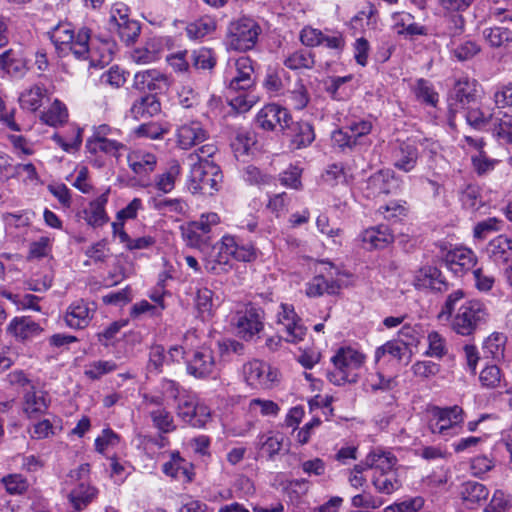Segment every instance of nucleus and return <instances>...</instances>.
Here are the masks:
<instances>
[{"label": "nucleus", "instance_id": "nucleus-42", "mask_svg": "<svg viewBox=\"0 0 512 512\" xmlns=\"http://www.w3.org/2000/svg\"><path fill=\"white\" fill-rule=\"evenodd\" d=\"M180 230L182 237L188 246L197 248L201 251H205L210 247V237L204 236L193 226L191 222L187 225H182Z\"/></svg>", "mask_w": 512, "mask_h": 512}, {"label": "nucleus", "instance_id": "nucleus-51", "mask_svg": "<svg viewBox=\"0 0 512 512\" xmlns=\"http://www.w3.org/2000/svg\"><path fill=\"white\" fill-rule=\"evenodd\" d=\"M286 78L287 72L283 68H269L263 85L268 92L279 94L284 88Z\"/></svg>", "mask_w": 512, "mask_h": 512}, {"label": "nucleus", "instance_id": "nucleus-29", "mask_svg": "<svg viewBox=\"0 0 512 512\" xmlns=\"http://www.w3.org/2000/svg\"><path fill=\"white\" fill-rule=\"evenodd\" d=\"M289 136L291 143L296 149H301L309 146L315 139L313 127L308 122H289Z\"/></svg>", "mask_w": 512, "mask_h": 512}, {"label": "nucleus", "instance_id": "nucleus-57", "mask_svg": "<svg viewBox=\"0 0 512 512\" xmlns=\"http://www.w3.org/2000/svg\"><path fill=\"white\" fill-rule=\"evenodd\" d=\"M283 436L281 434H262L258 437V445L264 450L269 458L279 453L282 447Z\"/></svg>", "mask_w": 512, "mask_h": 512}, {"label": "nucleus", "instance_id": "nucleus-55", "mask_svg": "<svg viewBox=\"0 0 512 512\" xmlns=\"http://www.w3.org/2000/svg\"><path fill=\"white\" fill-rule=\"evenodd\" d=\"M68 118L66 107L58 100H55L51 107L42 114L41 119L50 126H58L63 124Z\"/></svg>", "mask_w": 512, "mask_h": 512}, {"label": "nucleus", "instance_id": "nucleus-44", "mask_svg": "<svg viewBox=\"0 0 512 512\" xmlns=\"http://www.w3.org/2000/svg\"><path fill=\"white\" fill-rule=\"evenodd\" d=\"M155 428L162 433H170L176 429L172 414L164 407H158L149 412Z\"/></svg>", "mask_w": 512, "mask_h": 512}, {"label": "nucleus", "instance_id": "nucleus-48", "mask_svg": "<svg viewBox=\"0 0 512 512\" xmlns=\"http://www.w3.org/2000/svg\"><path fill=\"white\" fill-rule=\"evenodd\" d=\"M111 31H115L120 39L126 44H133L140 35L141 27L140 23L134 19H131L127 22H122L117 26L110 29Z\"/></svg>", "mask_w": 512, "mask_h": 512}, {"label": "nucleus", "instance_id": "nucleus-20", "mask_svg": "<svg viewBox=\"0 0 512 512\" xmlns=\"http://www.w3.org/2000/svg\"><path fill=\"white\" fill-rule=\"evenodd\" d=\"M464 112L467 124L480 131H490V126L496 116L494 108L485 106L479 101L478 104L470 106Z\"/></svg>", "mask_w": 512, "mask_h": 512}, {"label": "nucleus", "instance_id": "nucleus-18", "mask_svg": "<svg viewBox=\"0 0 512 512\" xmlns=\"http://www.w3.org/2000/svg\"><path fill=\"white\" fill-rule=\"evenodd\" d=\"M215 369V360L212 351L203 347L194 352L187 362V372L195 378H206Z\"/></svg>", "mask_w": 512, "mask_h": 512}, {"label": "nucleus", "instance_id": "nucleus-39", "mask_svg": "<svg viewBox=\"0 0 512 512\" xmlns=\"http://www.w3.org/2000/svg\"><path fill=\"white\" fill-rule=\"evenodd\" d=\"M0 484L11 496H22L30 488L28 479L20 473H10L0 478Z\"/></svg>", "mask_w": 512, "mask_h": 512}, {"label": "nucleus", "instance_id": "nucleus-15", "mask_svg": "<svg viewBox=\"0 0 512 512\" xmlns=\"http://www.w3.org/2000/svg\"><path fill=\"white\" fill-rule=\"evenodd\" d=\"M94 303H89L83 299L72 302L64 315L66 325L72 329H84L91 322L95 307Z\"/></svg>", "mask_w": 512, "mask_h": 512}, {"label": "nucleus", "instance_id": "nucleus-2", "mask_svg": "<svg viewBox=\"0 0 512 512\" xmlns=\"http://www.w3.org/2000/svg\"><path fill=\"white\" fill-rule=\"evenodd\" d=\"M47 34L59 57L72 55L76 60L90 61L91 65L97 61L96 48L93 42L90 43V29L87 27L75 31L72 23L59 22Z\"/></svg>", "mask_w": 512, "mask_h": 512}, {"label": "nucleus", "instance_id": "nucleus-61", "mask_svg": "<svg viewBox=\"0 0 512 512\" xmlns=\"http://www.w3.org/2000/svg\"><path fill=\"white\" fill-rule=\"evenodd\" d=\"M242 177L245 182L258 189H261L272 182V178L270 176L263 174L254 166H247L243 170Z\"/></svg>", "mask_w": 512, "mask_h": 512}, {"label": "nucleus", "instance_id": "nucleus-25", "mask_svg": "<svg viewBox=\"0 0 512 512\" xmlns=\"http://www.w3.org/2000/svg\"><path fill=\"white\" fill-rule=\"evenodd\" d=\"M394 29L396 33L405 38L427 35V28L414 21V16L407 12H399L393 15Z\"/></svg>", "mask_w": 512, "mask_h": 512}, {"label": "nucleus", "instance_id": "nucleus-19", "mask_svg": "<svg viewBox=\"0 0 512 512\" xmlns=\"http://www.w3.org/2000/svg\"><path fill=\"white\" fill-rule=\"evenodd\" d=\"M417 289H427L443 292L448 289V283L442 276L441 271L434 266H425L419 269L413 280Z\"/></svg>", "mask_w": 512, "mask_h": 512}, {"label": "nucleus", "instance_id": "nucleus-22", "mask_svg": "<svg viewBox=\"0 0 512 512\" xmlns=\"http://www.w3.org/2000/svg\"><path fill=\"white\" fill-rule=\"evenodd\" d=\"M127 163L129 168L139 177L152 173L157 165V157L155 154L136 149L128 153Z\"/></svg>", "mask_w": 512, "mask_h": 512}, {"label": "nucleus", "instance_id": "nucleus-3", "mask_svg": "<svg viewBox=\"0 0 512 512\" xmlns=\"http://www.w3.org/2000/svg\"><path fill=\"white\" fill-rule=\"evenodd\" d=\"M262 28L252 17L242 16L231 21L227 27L226 45L229 49L245 52L256 45Z\"/></svg>", "mask_w": 512, "mask_h": 512}, {"label": "nucleus", "instance_id": "nucleus-32", "mask_svg": "<svg viewBox=\"0 0 512 512\" xmlns=\"http://www.w3.org/2000/svg\"><path fill=\"white\" fill-rule=\"evenodd\" d=\"M372 483L379 493L386 495L392 494L402 486L397 470L375 472Z\"/></svg>", "mask_w": 512, "mask_h": 512}, {"label": "nucleus", "instance_id": "nucleus-36", "mask_svg": "<svg viewBox=\"0 0 512 512\" xmlns=\"http://www.w3.org/2000/svg\"><path fill=\"white\" fill-rule=\"evenodd\" d=\"M490 132L498 140L512 144V114L498 111L490 126Z\"/></svg>", "mask_w": 512, "mask_h": 512}, {"label": "nucleus", "instance_id": "nucleus-4", "mask_svg": "<svg viewBox=\"0 0 512 512\" xmlns=\"http://www.w3.org/2000/svg\"><path fill=\"white\" fill-rule=\"evenodd\" d=\"M332 362L334 370L327 377L331 383L340 386L358 380V370L364 363V356L352 348H341L332 357Z\"/></svg>", "mask_w": 512, "mask_h": 512}, {"label": "nucleus", "instance_id": "nucleus-10", "mask_svg": "<svg viewBox=\"0 0 512 512\" xmlns=\"http://www.w3.org/2000/svg\"><path fill=\"white\" fill-rule=\"evenodd\" d=\"M243 375L246 383L257 389L271 388L277 379V372L275 370L266 363L256 359L244 364Z\"/></svg>", "mask_w": 512, "mask_h": 512}, {"label": "nucleus", "instance_id": "nucleus-59", "mask_svg": "<svg viewBox=\"0 0 512 512\" xmlns=\"http://www.w3.org/2000/svg\"><path fill=\"white\" fill-rule=\"evenodd\" d=\"M414 93L418 100L435 106L438 102V94L434 91L432 85L424 79H419L414 87Z\"/></svg>", "mask_w": 512, "mask_h": 512}, {"label": "nucleus", "instance_id": "nucleus-33", "mask_svg": "<svg viewBox=\"0 0 512 512\" xmlns=\"http://www.w3.org/2000/svg\"><path fill=\"white\" fill-rule=\"evenodd\" d=\"M181 166L177 160L168 162L165 170L155 177V187L160 192H171L180 179Z\"/></svg>", "mask_w": 512, "mask_h": 512}, {"label": "nucleus", "instance_id": "nucleus-27", "mask_svg": "<svg viewBox=\"0 0 512 512\" xmlns=\"http://www.w3.org/2000/svg\"><path fill=\"white\" fill-rule=\"evenodd\" d=\"M34 389V387H31ZM48 394L41 390H32L24 395V412L31 419H37L45 414L49 407Z\"/></svg>", "mask_w": 512, "mask_h": 512}, {"label": "nucleus", "instance_id": "nucleus-1", "mask_svg": "<svg viewBox=\"0 0 512 512\" xmlns=\"http://www.w3.org/2000/svg\"><path fill=\"white\" fill-rule=\"evenodd\" d=\"M464 292L457 289L450 293L442 306L439 318H450L451 329L461 336H472L482 329L490 319V313L486 304L477 299H464Z\"/></svg>", "mask_w": 512, "mask_h": 512}, {"label": "nucleus", "instance_id": "nucleus-8", "mask_svg": "<svg viewBox=\"0 0 512 512\" xmlns=\"http://www.w3.org/2000/svg\"><path fill=\"white\" fill-rule=\"evenodd\" d=\"M224 78L230 90L247 91L255 84L253 61L247 56L230 60Z\"/></svg>", "mask_w": 512, "mask_h": 512}, {"label": "nucleus", "instance_id": "nucleus-38", "mask_svg": "<svg viewBox=\"0 0 512 512\" xmlns=\"http://www.w3.org/2000/svg\"><path fill=\"white\" fill-rule=\"evenodd\" d=\"M222 249H225V253L230 254V257L238 261L250 262L256 257L252 246H239L235 238L228 235L222 237Z\"/></svg>", "mask_w": 512, "mask_h": 512}, {"label": "nucleus", "instance_id": "nucleus-9", "mask_svg": "<svg viewBox=\"0 0 512 512\" xmlns=\"http://www.w3.org/2000/svg\"><path fill=\"white\" fill-rule=\"evenodd\" d=\"M277 323L282 326L281 332L284 334L286 342L297 343L303 340L306 328L292 305L286 303L280 305L277 312Z\"/></svg>", "mask_w": 512, "mask_h": 512}, {"label": "nucleus", "instance_id": "nucleus-24", "mask_svg": "<svg viewBox=\"0 0 512 512\" xmlns=\"http://www.w3.org/2000/svg\"><path fill=\"white\" fill-rule=\"evenodd\" d=\"M161 103L155 94L148 93L135 99L129 113L136 120L149 118L159 114Z\"/></svg>", "mask_w": 512, "mask_h": 512}, {"label": "nucleus", "instance_id": "nucleus-37", "mask_svg": "<svg viewBox=\"0 0 512 512\" xmlns=\"http://www.w3.org/2000/svg\"><path fill=\"white\" fill-rule=\"evenodd\" d=\"M218 249L217 253H211L205 258V269L213 274H222L229 271L232 268L230 263V254L225 253V249H222V241L218 246H214L213 250Z\"/></svg>", "mask_w": 512, "mask_h": 512}, {"label": "nucleus", "instance_id": "nucleus-49", "mask_svg": "<svg viewBox=\"0 0 512 512\" xmlns=\"http://www.w3.org/2000/svg\"><path fill=\"white\" fill-rule=\"evenodd\" d=\"M284 65L292 70L311 69L314 66V57L306 49L298 50L285 59Z\"/></svg>", "mask_w": 512, "mask_h": 512}, {"label": "nucleus", "instance_id": "nucleus-7", "mask_svg": "<svg viewBox=\"0 0 512 512\" xmlns=\"http://www.w3.org/2000/svg\"><path fill=\"white\" fill-rule=\"evenodd\" d=\"M223 180L220 168L213 162H197L192 165L188 189L197 192L205 190H220Z\"/></svg>", "mask_w": 512, "mask_h": 512}, {"label": "nucleus", "instance_id": "nucleus-23", "mask_svg": "<svg viewBox=\"0 0 512 512\" xmlns=\"http://www.w3.org/2000/svg\"><path fill=\"white\" fill-rule=\"evenodd\" d=\"M361 240L367 249H383L393 243L394 236L386 225H378L364 230Z\"/></svg>", "mask_w": 512, "mask_h": 512}, {"label": "nucleus", "instance_id": "nucleus-34", "mask_svg": "<svg viewBox=\"0 0 512 512\" xmlns=\"http://www.w3.org/2000/svg\"><path fill=\"white\" fill-rule=\"evenodd\" d=\"M161 52V43L156 39H150L144 46L133 50L131 53V59L139 65L150 64L161 57Z\"/></svg>", "mask_w": 512, "mask_h": 512}, {"label": "nucleus", "instance_id": "nucleus-30", "mask_svg": "<svg viewBox=\"0 0 512 512\" xmlns=\"http://www.w3.org/2000/svg\"><path fill=\"white\" fill-rule=\"evenodd\" d=\"M106 203V195L101 194L100 197L94 201H91L89 205L83 209V218L88 225L93 227H100L108 222L109 218L105 212Z\"/></svg>", "mask_w": 512, "mask_h": 512}, {"label": "nucleus", "instance_id": "nucleus-56", "mask_svg": "<svg viewBox=\"0 0 512 512\" xmlns=\"http://www.w3.org/2000/svg\"><path fill=\"white\" fill-rule=\"evenodd\" d=\"M117 369L114 361L98 360L85 366L84 375L91 380H99L102 376Z\"/></svg>", "mask_w": 512, "mask_h": 512}, {"label": "nucleus", "instance_id": "nucleus-13", "mask_svg": "<svg viewBox=\"0 0 512 512\" xmlns=\"http://www.w3.org/2000/svg\"><path fill=\"white\" fill-rule=\"evenodd\" d=\"M233 323L242 338L251 339L263 328L262 311L255 307H246L236 313Z\"/></svg>", "mask_w": 512, "mask_h": 512}, {"label": "nucleus", "instance_id": "nucleus-41", "mask_svg": "<svg viewBox=\"0 0 512 512\" xmlns=\"http://www.w3.org/2000/svg\"><path fill=\"white\" fill-rule=\"evenodd\" d=\"M340 290V285L337 281L331 279L328 280L322 275L315 276L308 284L306 288V294L309 297H319L324 293L336 294Z\"/></svg>", "mask_w": 512, "mask_h": 512}, {"label": "nucleus", "instance_id": "nucleus-46", "mask_svg": "<svg viewBox=\"0 0 512 512\" xmlns=\"http://www.w3.org/2000/svg\"><path fill=\"white\" fill-rule=\"evenodd\" d=\"M396 463L397 458L388 451L379 449L368 454V465H373L375 472L395 470Z\"/></svg>", "mask_w": 512, "mask_h": 512}, {"label": "nucleus", "instance_id": "nucleus-53", "mask_svg": "<svg viewBox=\"0 0 512 512\" xmlns=\"http://www.w3.org/2000/svg\"><path fill=\"white\" fill-rule=\"evenodd\" d=\"M215 27V22L211 18L204 17L189 23L186 33L190 39H201L214 31Z\"/></svg>", "mask_w": 512, "mask_h": 512}, {"label": "nucleus", "instance_id": "nucleus-26", "mask_svg": "<svg viewBox=\"0 0 512 512\" xmlns=\"http://www.w3.org/2000/svg\"><path fill=\"white\" fill-rule=\"evenodd\" d=\"M7 332L16 340L25 341L40 335L42 328L29 317H15L7 326Z\"/></svg>", "mask_w": 512, "mask_h": 512}, {"label": "nucleus", "instance_id": "nucleus-43", "mask_svg": "<svg viewBox=\"0 0 512 512\" xmlns=\"http://www.w3.org/2000/svg\"><path fill=\"white\" fill-rule=\"evenodd\" d=\"M154 207L162 214L169 213L185 214L188 210V205L179 198L168 199L163 194H158L152 199Z\"/></svg>", "mask_w": 512, "mask_h": 512}, {"label": "nucleus", "instance_id": "nucleus-14", "mask_svg": "<svg viewBox=\"0 0 512 512\" xmlns=\"http://www.w3.org/2000/svg\"><path fill=\"white\" fill-rule=\"evenodd\" d=\"M177 415L191 426L201 428L210 419V410L207 406L196 403L190 397H183L178 403Z\"/></svg>", "mask_w": 512, "mask_h": 512}, {"label": "nucleus", "instance_id": "nucleus-6", "mask_svg": "<svg viewBox=\"0 0 512 512\" xmlns=\"http://www.w3.org/2000/svg\"><path fill=\"white\" fill-rule=\"evenodd\" d=\"M478 87V82L475 79L462 77L456 80L448 97L450 113L464 112L470 106L478 104L480 99Z\"/></svg>", "mask_w": 512, "mask_h": 512}, {"label": "nucleus", "instance_id": "nucleus-5", "mask_svg": "<svg viewBox=\"0 0 512 512\" xmlns=\"http://www.w3.org/2000/svg\"><path fill=\"white\" fill-rule=\"evenodd\" d=\"M429 413L428 426L430 431L443 437L458 434V430L464 422V410L458 405L449 407L434 406L430 409Z\"/></svg>", "mask_w": 512, "mask_h": 512}, {"label": "nucleus", "instance_id": "nucleus-54", "mask_svg": "<svg viewBox=\"0 0 512 512\" xmlns=\"http://www.w3.org/2000/svg\"><path fill=\"white\" fill-rule=\"evenodd\" d=\"M86 148L90 153L104 152L115 155L119 150L124 149L125 145L119 141L104 138L100 140H87Z\"/></svg>", "mask_w": 512, "mask_h": 512}, {"label": "nucleus", "instance_id": "nucleus-60", "mask_svg": "<svg viewBox=\"0 0 512 512\" xmlns=\"http://www.w3.org/2000/svg\"><path fill=\"white\" fill-rule=\"evenodd\" d=\"M302 169L298 166L290 165L280 174L279 181L287 189L299 190L301 185Z\"/></svg>", "mask_w": 512, "mask_h": 512}, {"label": "nucleus", "instance_id": "nucleus-45", "mask_svg": "<svg viewBox=\"0 0 512 512\" xmlns=\"http://www.w3.org/2000/svg\"><path fill=\"white\" fill-rule=\"evenodd\" d=\"M449 47L454 57L459 61L469 60L480 52V46L475 41L469 39L459 43L452 39L449 43Z\"/></svg>", "mask_w": 512, "mask_h": 512}, {"label": "nucleus", "instance_id": "nucleus-28", "mask_svg": "<svg viewBox=\"0 0 512 512\" xmlns=\"http://www.w3.org/2000/svg\"><path fill=\"white\" fill-rule=\"evenodd\" d=\"M394 166L404 172L412 171L418 160V149L413 143L402 142L393 153Z\"/></svg>", "mask_w": 512, "mask_h": 512}, {"label": "nucleus", "instance_id": "nucleus-63", "mask_svg": "<svg viewBox=\"0 0 512 512\" xmlns=\"http://www.w3.org/2000/svg\"><path fill=\"white\" fill-rule=\"evenodd\" d=\"M512 508V496L501 490L494 492L485 512H507Z\"/></svg>", "mask_w": 512, "mask_h": 512}, {"label": "nucleus", "instance_id": "nucleus-50", "mask_svg": "<svg viewBox=\"0 0 512 512\" xmlns=\"http://www.w3.org/2000/svg\"><path fill=\"white\" fill-rule=\"evenodd\" d=\"M189 59L196 69L211 70L216 64L213 51L206 47L193 50Z\"/></svg>", "mask_w": 512, "mask_h": 512}, {"label": "nucleus", "instance_id": "nucleus-16", "mask_svg": "<svg viewBox=\"0 0 512 512\" xmlns=\"http://www.w3.org/2000/svg\"><path fill=\"white\" fill-rule=\"evenodd\" d=\"M177 146L183 150H188L204 142L208 133L199 121H190L180 125L176 130Z\"/></svg>", "mask_w": 512, "mask_h": 512}, {"label": "nucleus", "instance_id": "nucleus-12", "mask_svg": "<svg viewBox=\"0 0 512 512\" xmlns=\"http://www.w3.org/2000/svg\"><path fill=\"white\" fill-rule=\"evenodd\" d=\"M289 122H291V116L288 110L277 104L265 105L255 117L256 126L266 131H272L276 126L286 130Z\"/></svg>", "mask_w": 512, "mask_h": 512}, {"label": "nucleus", "instance_id": "nucleus-52", "mask_svg": "<svg viewBox=\"0 0 512 512\" xmlns=\"http://www.w3.org/2000/svg\"><path fill=\"white\" fill-rule=\"evenodd\" d=\"M428 349L426 355L441 359L448 353V346L445 337L437 331H432L427 335Z\"/></svg>", "mask_w": 512, "mask_h": 512}, {"label": "nucleus", "instance_id": "nucleus-62", "mask_svg": "<svg viewBox=\"0 0 512 512\" xmlns=\"http://www.w3.org/2000/svg\"><path fill=\"white\" fill-rule=\"evenodd\" d=\"M424 499L421 496L405 499L395 502L386 508L383 512H417L424 506Z\"/></svg>", "mask_w": 512, "mask_h": 512}, {"label": "nucleus", "instance_id": "nucleus-58", "mask_svg": "<svg viewBox=\"0 0 512 512\" xmlns=\"http://www.w3.org/2000/svg\"><path fill=\"white\" fill-rule=\"evenodd\" d=\"M505 337L501 334H492L483 344V352L487 357L499 359L503 357Z\"/></svg>", "mask_w": 512, "mask_h": 512}, {"label": "nucleus", "instance_id": "nucleus-40", "mask_svg": "<svg viewBox=\"0 0 512 512\" xmlns=\"http://www.w3.org/2000/svg\"><path fill=\"white\" fill-rule=\"evenodd\" d=\"M46 92V88L38 84L26 89L19 96L21 108L31 112L38 110L42 105L43 99L46 97Z\"/></svg>", "mask_w": 512, "mask_h": 512}, {"label": "nucleus", "instance_id": "nucleus-21", "mask_svg": "<svg viewBox=\"0 0 512 512\" xmlns=\"http://www.w3.org/2000/svg\"><path fill=\"white\" fill-rule=\"evenodd\" d=\"M486 253L498 266L512 262V239L506 235L495 237L488 243Z\"/></svg>", "mask_w": 512, "mask_h": 512}, {"label": "nucleus", "instance_id": "nucleus-64", "mask_svg": "<svg viewBox=\"0 0 512 512\" xmlns=\"http://www.w3.org/2000/svg\"><path fill=\"white\" fill-rule=\"evenodd\" d=\"M493 100L498 109L512 106V83L499 84L494 91Z\"/></svg>", "mask_w": 512, "mask_h": 512}, {"label": "nucleus", "instance_id": "nucleus-35", "mask_svg": "<svg viewBox=\"0 0 512 512\" xmlns=\"http://www.w3.org/2000/svg\"><path fill=\"white\" fill-rule=\"evenodd\" d=\"M96 495V488L80 483L70 491L68 500L75 511H81L95 499Z\"/></svg>", "mask_w": 512, "mask_h": 512}, {"label": "nucleus", "instance_id": "nucleus-31", "mask_svg": "<svg viewBox=\"0 0 512 512\" xmlns=\"http://www.w3.org/2000/svg\"><path fill=\"white\" fill-rule=\"evenodd\" d=\"M489 495L488 488L476 481H467L462 485L461 497L468 508L473 509L486 501Z\"/></svg>", "mask_w": 512, "mask_h": 512}, {"label": "nucleus", "instance_id": "nucleus-11", "mask_svg": "<svg viewBox=\"0 0 512 512\" xmlns=\"http://www.w3.org/2000/svg\"><path fill=\"white\" fill-rule=\"evenodd\" d=\"M132 86L139 92L161 93L169 88L170 80L158 69H146L135 73Z\"/></svg>", "mask_w": 512, "mask_h": 512}, {"label": "nucleus", "instance_id": "nucleus-47", "mask_svg": "<svg viewBox=\"0 0 512 512\" xmlns=\"http://www.w3.org/2000/svg\"><path fill=\"white\" fill-rule=\"evenodd\" d=\"M482 34L492 47H500L506 42H511L508 22H503L501 26L485 28Z\"/></svg>", "mask_w": 512, "mask_h": 512}, {"label": "nucleus", "instance_id": "nucleus-17", "mask_svg": "<svg viewBox=\"0 0 512 512\" xmlns=\"http://www.w3.org/2000/svg\"><path fill=\"white\" fill-rule=\"evenodd\" d=\"M443 261L451 272L460 276L474 267L476 257L470 249L458 247L448 251Z\"/></svg>", "mask_w": 512, "mask_h": 512}]
</instances>
